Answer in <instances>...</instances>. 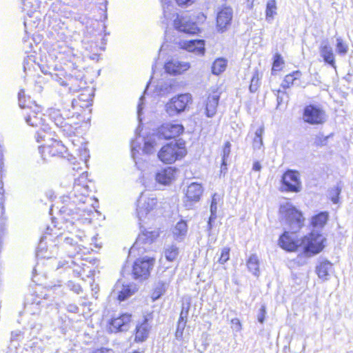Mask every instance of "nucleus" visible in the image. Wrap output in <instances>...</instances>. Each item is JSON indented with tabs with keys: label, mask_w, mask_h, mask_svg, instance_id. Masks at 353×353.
I'll use <instances>...</instances> for the list:
<instances>
[{
	"label": "nucleus",
	"mask_w": 353,
	"mask_h": 353,
	"mask_svg": "<svg viewBox=\"0 0 353 353\" xmlns=\"http://www.w3.org/2000/svg\"><path fill=\"white\" fill-rule=\"evenodd\" d=\"M280 213L285 223L290 226L292 234L296 232L303 226L304 221L303 215L292 204L286 203L281 205Z\"/></svg>",
	"instance_id": "f257e3e1"
},
{
	"label": "nucleus",
	"mask_w": 353,
	"mask_h": 353,
	"mask_svg": "<svg viewBox=\"0 0 353 353\" xmlns=\"http://www.w3.org/2000/svg\"><path fill=\"white\" fill-rule=\"evenodd\" d=\"M185 154V148L182 144L171 142L161 148L158 152V158L164 163L171 164L181 159Z\"/></svg>",
	"instance_id": "f03ea898"
},
{
	"label": "nucleus",
	"mask_w": 353,
	"mask_h": 353,
	"mask_svg": "<svg viewBox=\"0 0 353 353\" xmlns=\"http://www.w3.org/2000/svg\"><path fill=\"white\" fill-rule=\"evenodd\" d=\"M192 101V98L190 93L178 94L166 103L165 111L170 117L177 116L184 112Z\"/></svg>",
	"instance_id": "7ed1b4c3"
},
{
	"label": "nucleus",
	"mask_w": 353,
	"mask_h": 353,
	"mask_svg": "<svg viewBox=\"0 0 353 353\" xmlns=\"http://www.w3.org/2000/svg\"><path fill=\"white\" fill-rule=\"evenodd\" d=\"M137 216L140 221L145 222V219H150L152 216V212L157 205L156 197L145 194H141L138 200Z\"/></svg>",
	"instance_id": "20e7f679"
},
{
	"label": "nucleus",
	"mask_w": 353,
	"mask_h": 353,
	"mask_svg": "<svg viewBox=\"0 0 353 353\" xmlns=\"http://www.w3.org/2000/svg\"><path fill=\"white\" fill-rule=\"evenodd\" d=\"M303 120L311 125L323 124L326 121V114L319 106L308 105L304 108Z\"/></svg>",
	"instance_id": "39448f33"
},
{
	"label": "nucleus",
	"mask_w": 353,
	"mask_h": 353,
	"mask_svg": "<svg viewBox=\"0 0 353 353\" xmlns=\"http://www.w3.org/2000/svg\"><path fill=\"white\" fill-rule=\"evenodd\" d=\"M281 182V190L283 192H299L301 190V181L296 171H286L282 176Z\"/></svg>",
	"instance_id": "423d86ee"
},
{
	"label": "nucleus",
	"mask_w": 353,
	"mask_h": 353,
	"mask_svg": "<svg viewBox=\"0 0 353 353\" xmlns=\"http://www.w3.org/2000/svg\"><path fill=\"white\" fill-rule=\"evenodd\" d=\"M153 265L154 259L152 258L137 259L132 268L134 278L140 280L148 279Z\"/></svg>",
	"instance_id": "0eeeda50"
},
{
	"label": "nucleus",
	"mask_w": 353,
	"mask_h": 353,
	"mask_svg": "<svg viewBox=\"0 0 353 353\" xmlns=\"http://www.w3.org/2000/svg\"><path fill=\"white\" fill-rule=\"evenodd\" d=\"M323 237L321 235L312 233L310 236H306L303 241L304 254L307 256H311L320 252L323 248Z\"/></svg>",
	"instance_id": "6e6552de"
},
{
	"label": "nucleus",
	"mask_w": 353,
	"mask_h": 353,
	"mask_svg": "<svg viewBox=\"0 0 353 353\" xmlns=\"http://www.w3.org/2000/svg\"><path fill=\"white\" fill-rule=\"evenodd\" d=\"M66 81H62L60 84L63 86H68L70 92H76L85 86L84 73L80 70L74 68Z\"/></svg>",
	"instance_id": "1a4fd4ad"
},
{
	"label": "nucleus",
	"mask_w": 353,
	"mask_h": 353,
	"mask_svg": "<svg viewBox=\"0 0 353 353\" xmlns=\"http://www.w3.org/2000/svg\"><path fill=\"white\" fill-rule=\"evenodd\" d=\"M184 128L181 124L164 123L157 130L154 135L158 136V140L174 139L183 133Z\"/></svg>",
	"instance_id": "9d476101"
},
{
	"label": "nucleus",
	"mask_w": 353,
	"mask_h": 353,
	"mask_svg": "<svg viewBox=\"0 0 353 353\" xmlns=\"http://www.w3.org/2000/svg\"><path fill=\"white\" fill-rule=\"evenodd\" d=\"M174 26L179 32L190 34H194L199 30L196 23L192 21L187 14L185 15L176 14V17L174 19Z\"/></svg>",
	"instance_id": "9b49d317"
},
{
	"label": "nucleus",
	"mask_w": 353,
	"mask_h": 353,
	"mask_svg": "<svg viewBox=\"0 0 353 353\" xmlns=\"http://www.w3.org/2000/svg\"><path fill=\"white\" fill-rule=\"evenodd\" d=\"M50 143H46L43 146H40L39 149H42L41 153L43 159L47 156L55 157L63 154L66 152V148L60 141L50 139L48 138Z\"/></svg>",
	"instance_id": "f8f14e48"
},
{
	"label": "nucleus",
	"mask_w": 353,
	"mask_h": 353,
	"mask_svg": "<svg viewBox=\"0 0 353 353\" xmlns=\"http://www.w3.org/2000/svg\"><path fill=\"white\" fill-rule=\"evenodd\" d=\"M131 315L123 314L117 318L111 320L108 330L110 332H125L130 328Z\"/></svg>",
	"instance_id": "ddd939ff"
},
{
	"label": "nucleus",
	"mask_w": 353,
	"mask_h": 353,
	"mask_svg": "<svg viewBox=\"0 0 353 353\" xmlns=\"http://www.w3.org/2000/svg\"><path fill=\"white\" fill-rule=\"evenodd\" d=\"M137 291L136 285L132 283L124 285L119 281L114 285L113 294L117 295L118 299L122 301L133 295Z\"/></svg>",
	"instance_id": "4468645a"
},
{
	"label": "nucleus",
	"mask_w": 353,
	"mask_h": 353,
	"mask_svg": "<svg viewBox=\"0 0 353 353\" xmlns=\"http://www.w3.org/2000/svg\"><path fill=\"white\" fill-rule=\"evenodd\" d=\"M25 115L26 122L31 126L37 127L42 124V113L40 107L36 104H33L32 109L23 112Z\"/></svg>",
	"instance_id": "2eb2a0df"
},
{
	"label": "nucleus",
	"mask_w": 353,
	"mask_h": 353,
	"mask_svg": "<svg viewBox=\"0 0 353 353\" xmlns=\"http://www.w3.org/2000/svg\"><path fill=\"white\" fill-rule=\"evenodd\" d=\"M233 12L230 7L222 8L217 14L216 23L219 30L223 32L230 26Z\"/></svg>",
	"instance_id": "dca6fc26"
},
{
	"label": "nucleus",
	"mask_w": 353,
	"mask_h": 353,
	"mask_svg": "<svg viewBox=\"0 0 353 353\" xmlns=\"http://www.w3.org/2000/svg\"><path fill=\"white\" fill-rule=\"evenodd\" d=\"M220 99V92L214 90L210 93L205 101V113L208 117H213L216 113V108Z\"/></svg>",
	"instance_id": "f3484780"
},
{
	"label": "nucleus",
	"mask_w": 353,
	"mask_h": 353,
	"mask_svg": "<svg viewBox=\"0 0 353 353\" xmlns=\"http://www.w3.org/2000/svg\"><path fill=\"white\" fill-rule=\"evenodd\" d=\"M77 193L80 195L79 201L84 203V196L88 194V186L86 184V175L85 172H83L80 177L74 180V188L70 193V196H77Z\"/></svg>",
	"instance_id": "a211bd4d"
},
{
	"label": "nucleus",
	"mask_w": 353,
	"mask_h": 353,
	"mask_svg": "<svg viewBox=\"0 0 353 353\" xmlns=\"http://www.w3.org/2000/svg\"><path fill=\"white\" fill-rule=\"evenodd\" d=\"M190 68V65L186 61H180L178 60H172L165 65V69L169 74L173 75L180 74Z\"/></svg>",
	"instance_id": "6ab92c4d"
},
{
	"label": "nucleus",
	"mask_w": 353,
	"mask_h": 353,
	"mask_svg": "<svg viewBox=\"0 0 353 353\" xmlns=\"http://www.w3.org/2000/svg\"><path fill=\"white\" fill-rule=\"evenodd\" d=\"M183 49L188 52H194L197 55H203L205 53V43L203 40H189L180 43Z\"/></svg>",
	"instance_id": "aec40b11"
},
{
	"label": "nucleus",
	"mask_w": 353,
	"mask_h": 353,
	"mask_svg": "<svg viewBox=\"0 0 353 353\" xmlns=\"http://www.w3.org/2000/svg\"><path fill=\"white\" fill-rule=\"evenodd\" d=\"M319 53L324 61L336 68L334 54L332 48L327 40L323 41L319 46Z\"/></svg>",
	"instance_id": "412c9836"
},
{
	"label": "nucleus",
	"mask_w": 353,
	"mask_h": 353,
	"mask_svg": "<svg viewBox=\"0 0 353 353\" xmlns=\"http://www.w3.org/2000/svg\"><path fill=\"white\" fill-rule=\"evenodd\" d=\"M203 192V189L201 184L198 183H192L188 186L186 190L185 196L188 199L187 202L199 201Z\"/></svg>",
	"instance_id": "4be33fe9"
},
{
	"label": "nucleus",
	"mask_w": 353,
	"mask_h": 353,
	"mask_svg": "<svg viewBox=\"0 0 353 353\" xmlns=\"http://www.w3.org/2000/svg\"><path fill=\"white\" fill-rule=\"evenodd\" d=\"M175 173V169L168 167L157 173L156 181L161 184H168L174 179Z\"/></svg>",
	"instance_id": "5701e85b"
},
{
	"label": "nucleus",
	"mask_w": 353,
	"mask_h": 353,
	"mask_svg": "<svg viewBox=\"0 0 353 353\" xmlns=\"http://www.w3.org/2000/svg\"><path fill=\"white\" fill-rule=\"evenodd\" d=\"M332 270V263L327 260H323L316 268V272L319 279L326 281L328 280L330 272Z\"/></svg>",
	"instance_id": "b1692460"
},
{
	"label": "nucleus",
	"mask_w": 353,
	"mask_h": 353,
	"mask_svg": "<svg viewBox=\"0 0 353 353\" xmlns=\"http://www.w3.org/2000/svg\"><path fill=\"white\" fill-rule=\"evenodd\" d=\"M279 245L288 251H295L299 247L298 241H296L287 232L280 237Z\"/></svg>",
	"instance_id": "393cba45"
},
{
	"label": "nucleus",
	"mask_w": 353,
	"mask_h": 353,
	"mask_svg": "<svg viewBox=\"0 0 353 353\" xmlns=\"http://www.w3.org/2000/svg\"><path fill=\"white\" fill-rule=\"evenodd\" d=\"M161 144V141L158 140V136L154 135L153 133L146 138L143 152L145 154H152Z\"/></svg>",
	"instance_id": "a878e982"
},
{
	"label": "nucleus",
	"mask_w": 353,
	"mask_h": 353,
	"mask_svg": "<svg viewBox=\"0 0 353 353\" xmlns=\"http://www.w3.org/2000/svg\"><path fill=\"white\" fill-rule=\"evenodd\" d=\"M301 76V72L299 70L294 71L292 73L287 74L281 83V87L283 89H287L292 85H300L299 79Z\"/></svg>",
	"instance_id": "bb28decb"
},
{
	"label": "nucleus",
	"mask_w": 353,
	"mask_h": 353,
	"mask_svg": "<svg viewBox=\"0 0 353 353\" xmlns=\"http://www.w3.org/2000/svg\"><path fill=\"white\" fill-rule=\"evenodd\" d=\"M149 330L150 326L148 323V320L145 319L142 323L137 325L135 341L139 342L144 341L148 338Z\"/></svg>",
	"instance_id": "cd10ccee"
},
{
	"label": "nucleus",
	"mask_w": 353,
	"mask_h": 353,
	"mask_svg": "<svg viewBox=\"0 0 353 353\" xmlns=\"http://www.w3.org/2000/svg\"><path fill=\"white\" fill-rule=\"evenodd\" d=\"M187 232L188 225L186 222L183 220L179 221L173 230L174 236L178 241H182L186 236Z\"/></svg>",
	"instance_id": "c85d7f7f"
},
{
	"label": "nucleus",
	"mask_w": 353,
	"mask_h": 353,
	"mask_svg": "<svg viewBox=\"0 0 353 353\" xmlns=\"http://www.w3.org/2000/svg\"><path fill=\"white\" fill-rule=\"evenodd\" d=\"M249 270L256 276L259 275V260L256 254H252L247 261Z\"/></svg>",
	"instance_id": "c756f323"
},
{
	"label": "nucleus",
	"mask_w": 353,
	"mask_h": 353,
	"mask_svg": "<svg viewBox=\"0 0 353 353\" xmlns=\"http://www.w3.org/2000/svg\"><path fill=\"white\" fill-rule=\"evenodd\" d=\"M329 214L326 212H321L312 219V224L314 228H322L328 220Z\"/></svg>",
	"instance_id": "7c9ffc66"
},
{
	"label": "nucleus",
	"mask_w": 353,
	"mask_h": 353,
	"mask_svg": "<svg viewBox=\"0 0 353 353\" xmlns=\"http://www.w3.org/2000/svg\"><path fill=\"white\" fill-rule=\"evenodd\" d=\"M179 248L175 245H168L165 248L164 255L168 261H174L179 256Z\"/></svg>",
	"instance_id": "2f4dec72"
},
{
	"label": "nucleus",
	"mask_w": 353,
	"mask_h": 353,
	"mask_svg": "<svg viewBox=\"0 0 353 353\" xmlns=\"http://www.w3.org/2000/svg\"><path fill=\"white\" fill-rule=\"evenodd\" d=\"M22 9L27 14L30 15L34 13L39 8L37 0H21Z\"/></svg>",
	"instance_id": "473e14b6"
},
{
	"label": "nucleus",
	"mask_w": 353,
	"mask_h": 353,
	"mask_svg": "<svg viewBox=\"0 0 353 353\" xmlns=\"http://www.w3.org/2000/svg\"><path fill=\"white\" fill-rule=\"evenodd\" d=\"M163 16L166 20H171L175 15L172 12L174 10V6L170 0H161Z\"/></svg>",
	"instance_id": "72a5a7b5"
},
{
	"label": "nucleus",
	"mask_w": 353,
	"mask_h": 353,
	"mask_svg": "<svg viewBox=\"0 0 353 353\" xmlns=\"http://www.w3.org/2000/svg\"><path fill=\"white\" fill-rule=\"evenodd\" d=\"M226 65V60L224 59L219 58L216 59L212 65V72L216 75L221 74L225 70Z\"/></svg>",
	"instance_id": "f704fd0d"
},
{
	"label": "nucleus",
	"mask_w": 353,
	"mask_h": 353,
	"mask_svg": "<svg viewBox=\"0 0 353 353\" xmlns=\"http://www.w3.org/2000/svg\"><path fill=\"white\" fill-rule=\"evenodd\" d=\"M264 133V128L263 126L258 128L255 132V136L253 139L252 146L254 150H260L263 146L262 136Z\"/></svg>",
	"instance_id": "c9c22d12"
},
{
	"label": "nucleus",
	"mask_w": 353,
	"mask_h": 353,
	"mask_svg": "<svg viewBox=\"0 0 353 353\" xmlns=\"http://www.w3.org/2000/svg\"><path fill=\"white\" fill-rule=\"evenodd\" d=\"M28 103H27V99L25 97L23 90H21L19 92V106L25 110L26 112V111L29 110L30 109H32L33 107V104H35L34 103L30 101V99H28Z\"/></svg>",
	"instance_id": "e433bc0d"
},
{
	"label": "nucleus",
	"mask_w": 353,
	"mask_h": 353,
	"mask_svg": "<svg viewBox=\"0 0 353 353\" xmlns=\"http://www.w3.org/2000/svg\"><path fill=\"white\" fill-rule=\"evenodd\" d=\"M276 0H268L266 4V19L267 20L272 19L276 14Z\"/></svg>",
	"instance_id": "4c0bfd02"
},
{
	"label": "nucleus",
	"mask_w": 353,
	"mask_h": 353,
	"mask_svg": "<svg viewBox=\"0 0 353 353\" xmlns=\"http://www.w3.org/2000/svg\"><path fill=\"white\" fill-rule=\"evenodd\" d=\"M216 195L214 194L212 197V202H211V205H210V212H211V215L209 218V221L208 222V230H211L212 229V221L213 220H214L216 217V210H217V202H216Z\"/></svg>",
	"instance_id": "58836bf2"
},
{
	"label": "nucleus",
	"mask_w": 353,
	"mask_h": 353,
	"mask_svg": "<svg viewBox=\"0 0 353 353\" xmlns=\"http://www.w3.org/2000/svg\"><path fill=\"white\" fill-rule=\"evenodd\" d=\"M231 152V143L229 141H227L225 143L223 150V157H222V165H221V169L226 170V165H227V160Z\"/></svg>",
	"instance_id": "ea45409f"
},
{
	"label": "nucleus",
	"mask_w": 353,
	"mask_h": 353,
	"mask_svg": "<svg viewBox=\"0 0 353 353\" xmlns=\"http://www.w3.org/2000/svg\"><path fill=\"white\" fill-rule=\"evenodd\" d=\"M259 80H260V77H259V74L258 71H254V72L252 74V79L250 81V88H249L250 91L251 92H256V90H258V88L259 87V84H260Z\"/></svg>",
	"instance_id": "a19ab883"
},
{
	"label": "nucleus",
	"mask_w": 353,
	"mask_h": 353,
	"mask_svg": "<svg viewBox=\"0 0 353 353\" xmlns=\"http://www.w3.org/2000/svg\"><path fill=\"white\" fill-rule=\"evenodd\" d=\"M336 50L339 54L345 55L348 51V46L340 37L336 39Z\"/></svg>",
	"instance_id": "79ce46f5"
},
{
	"label": "nucleus",
	"mask_w": 353,
	"mask_h": 353,
	"mask_svg": "<svg viewBox=\"0 0 353 353\" xmlns=\"http://www.w3.org/2000/svg\"><path fill=\"white\" fill-rule=\"evenodd\" d=\"M341 188L339 186L334 187L329 190V197L334 203H338L339 201V194H341Z\"/></svg>",
	"instance_id": "37998d69"
},
{
	"label": "nucleus",
	"mask_w": 353,
	"mask_h": 353,
	"mask_svg": "<svg viewBox=\"0 0 353 353\" xmlns=\"http://www.w3.org/2000/svg\"><path fill=\"white\" fill-rule=\"evenodd\" d=\"M288 96L285 91L277 90L276 101L277 105L276 109H279L284 103H287Z\"/></svg>",
	"instance_id": "c03bdc74"
},
{
	"label": "nucleus",
	"mask_w": 353,
	"mask_h": 353,
	"mask_svg": "<svg viewBox=\"0 0 353 353\" xmlns=\"http://www.w3.org/2000/svg\"><path fill=\"white\" fill-rule=\"evenodd\" d=\"M186 322L178 321L177 328L175 332V337L177 340L181 341L183 339V334Z\"/></svg>",
	"instance_id": "a18cd8bd"
},
{
	"label": "nucleus",
	"mask_w": 353,
	"mask_h": 353,
	"mask_svg": "<svg viewBox=\"0 0 353 353\" xmlns=\"http://www.w3.org/2000/svg\"><path fill=\"white\" fill-rule=\"evenodd\" d=\"M230 248H223L221 250V256L218 260L219 263L221 264H224L226 263L230 259Z\"/></svg>",
	"instance_id": "49530a36"
},
{
	"label": "nucleus",
	"mask_w": 353,
	"mask_h": 353,
	"mask_svg": "<svg viewBox=\"0 0 353 353\" xmlns=\"http://www.w3.org/2000/svg\"><path fill=\"white\" fill-rule=\"evenodd\" d=\"M189 310H190V303H188L187 304H183L179 321H180V322L183 321V322L187 323V318H188Z\"/></svg>",
	"instance_id": "de8ad7c7"
},
{
	"label": "nucleus",
	"mask_w": 353,
	"mask_h": 353,
	"mask_svg": "<svg viewBox=\"0 0 353 353\" xmlns=\"http://www.w3.org/2000/svg\"><path fill=\"white\" fill-rule=\"evenodd\" d=\"M283 63V59H282L281 56L280 54H276L274 56L272 70H276H276H280Z\"/></svg>",
	"instance_id": "09e8293b"
},
{
	"label": "nucleus",
	"mask_w": 353,
	"mask_h": 353,
	"mask_svg": "<svg viewBox=\"0 0 353 353\" xmlns=\"http://www.w3.org/2000/svg\"><path fill=\"white\" fill-rule=\"evenodd\" d=\"M329 136L324 137L323 135H318L315 138L314 144L316 146H323L327 144Z\"/></svg>",
	"instance_id": "8fccbe9b"
},
{
	"label": "nucleus",
	"mask_w": 353,
	"mask_h": 353,
	"mask_svg": "<svg viewBox=\"0 0 353 353\" xmlns=\"http://www.w3.org/2000/svg\"><path fill=\"white\" fill-rule=\"evenodd\" d=\"M44 248H45V246L43 245V243L42 241H40L39 244V246H38V248H37V256L38 258H47V259H49L50 258V256L44 254Z\"/></svg>",
	"instance_id": "3c124183"
},
{
	"label": "nucleus",
	"mask_w": 353,
	"mask_h": 353,
	"mask_svg": "<svg viewBox=\"0 0 353 353\" xmlns=\"http://www.w3.org/2000/svg\"><path fill=\"white\" fill-rule=\"evenodd\" d=\"M151 236L148 237V234H143L142 235H139L137 239V242L139 243L140 241H147L148 242H152V237L154 236L153 232H148Z\"/></svg>",
	"instance_id": "603ef678"
},
{
	"label": "nucleus",
	"mask_w": 353,
	"mask_h": 353,
	"mask_svg": "<svg viewBox=\"0 0 353 353\" xmlns=\"http://www.w3.org/2000/svg\"><path fill=\"white\" fill-rule=\"evenodd\" d=\"M231 323L232 324V328L235 331L238 332L241 330V323L239 319L235 318L232 319Z\"/></svg>",
	"instance_id": "864d4df0"
},
{
	"label": "nucleus",
	"mask_w": 353,
	"mask_h": 353,
	"mask_svg": "<svg viewBox=\"0 0 353 353\" xmlns=\"http://www.w3.org/2000/svg\"><path fill=\"white\" fill-rule=\"evenodd\" d=\"M265 306H262L261 308L259 310V312L258 314V321L263 323L265 320Z\"/></svg>",
	"instance_id": "5fc2aeb1"
},
{
	"label": "nucleus",
	"mask_w": 353,
	"mask_h": 353,
	"mask_svg": "<svg viewBox=\"0 0 353 353\" xmlns=\"http://www.w3.org/2000/svg\"><path fill=\"white\" fill-rule=\"evenodd\" d=\"M144 99V97L143 96H141L139 99V103L138 104V106H137V113H138V115L139 117L140 116L141 114V110H143V101Z\"/></svg>",
	"instance_id": "6e6d98bb"
},
{
	"label": "nucleus",
	"mask_w": 353,
	"mask_h": 353,
	"mask_svg": "<svg viewBox=\"0 0 353 353\" xmlns=\"http://www.w3.org/2000/svg\"><path fill=\"white\" fill-rule=\"evenodd\" d=\"M43 303H41L40 301L36 302V303H32L31 304V309L32 310H33L34 312V314L37 313V310H38L39 308L38 307V306L41 304H42Z\"/></svg>",
	"instance_id": "4d7b16f0"
},
{
	"label": "nucleus",
	"mask_w": 353,
	"mask_h": 353,
	"mask_svg": "<svg viewBox=\"0 0 353 353\" xmlns=\"http://www.w3.org/2000/svg\"><path fill=\"white\" fill-rule=\"evenodd\" d=\"M179 6H186L192 3V0H175Z\"/></svg>",
	"instance_id": "13d9d810"
},
{
	"label": "nucleus",
	"mask_w": 353,
	"mask_h": 353,
	"mask_svg": "<svg viewBox=\"0 0 353 353\" xmlns=\"http://www.w3.org/2000/svg\"><path fill=\"white\" fill-rule=\"evenodd\" d=\"M261 169V165L259 161H255L253 163L252 170L254 171L259 172Z\"/></svg>",
	"instance_id": "bf43d9fd"
},
{
	"label": "nucleus",
	"mask_w": 353,
	"mask_h": 353,
	"mask_svg": "<svg viewBox=\"0 0 353 353\" xmlns=\"http://www.w3.org/2000/svg\"><path fill=\"white\" fill-rule=\"evenodd\" d=\"M131 147H132V149H131V152H132V158L134 159V160H135V154H136V152L137 150H136V146H135V141H133L131 144Z\"/></svg>",
	"instance_id": "052dcab7"
},
{
	"label": "nucleus",
	"mask_w": 353,
	"mask_h": 353,
	"mask_svg": "<svg viewBox=\"0 0 353 353\" xmlns=\"http://www.w3.org/2000/svg\"><path fill=\"white\" fill-rule=\"evenodd\" d=\"M73 290L77 293L79 294L82 292V289L79 285H74Z\"/></svg>",
	"instance_id": "680f3d73"
},
{
	"label": "nucleus",
	"mask_w": 353,
	"mask_h": 353,
	"mask_svg": "<svg viewBox=\"0 0 353 353\" xmlns=\"http://www.w3.org/2000/svg\"><path fill=\"white\" fill-rule=\"evenodd\" d=\"M161 296V292L160 293H158L157 292V289L155 290V291L153 292L152 294V299L154 300H156L158 298H159Z\"/></svg>",
	"instance_id": "e2e57ef3"
},
{
	"label": "nucleus",
	"mask_w": 353,
	"mask_h": 353,
	"mask_svg": "<svg viewBox=\"0 0 353 353\" xmlns=\"http://www.w3.org/2000/svg\"><path fill=\"white\" fill-rule=\"evenodd\" d=\"M64 242L66 244L72 245L74 244V241L71 238H65Z\"/></svg>",
	"instance_id": "0e129e2a"
},
{
	"label": "nucleus",
	"mask_w": 353,
	"mask_h": 353,
	"mask_svg": "<svg viewBox=\"0 0 353 353\" xmlns=\"http://www.w3.org/2000/svg\"><path fill=\"white\" fill-rule=\"evenodd\" d=\"M46 134H45V135H43V136H41V135L40 134V133H39V132H38V133H37V142H40V139H43V141H46Z\"/></svg>",
	"instance_id": "69168bd1"
},
{
	"label": "nucleus",
	"mask_w": 353,
	"mask_h": 353,
	"mask_svg": "<svg viewBox=\"0 0 353 353\" xmlns=\"http://www.w3.org/2000/svg\"><path fill=\"white\" fill-rule=\"evenodd\" d=\"M156 289H157L158 293L161 292V295L163 294V292H164V284H161V288L157 287Z\"/></svg>",
	"instance_id": "338daca9"
},
{
	"label": "nucleus",
	"mask_w": 353,
	"mask_h": 353,
	"mask_svg": "<svg viewBox=\"0 0 353 353\" xmlns=\"http://www.w3.org/2000/svg\"><path fill=\"white\" fill-rule=\"evenodd\" d=\"M65 265V261L64 262H59V265L57 266V269H59L60 268L63 267Z\"/></svg>",
	"instance_id": "774afa93"
}]
</instances>
